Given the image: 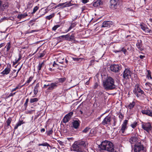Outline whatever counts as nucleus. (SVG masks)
<instances>
[{
	"label": "nucleus",
	"mask_w": 152,
	"mask_h": 152,
	"mask_svg": "<svg viewBox=\"0 0 152 152\" xmlns=\"http://www.w3.org/2000/svg\"><path fill=\"white\" fill-rule=\"evenodd\" d=\"M99 151H107L109 152H112L114 151V146L113 143L108 141L102 142L101 144L98 145Z\"/></svg>",
	"instance_id": "1"
},
{
	"label": "nucleus",
	"mask_w": 152,
	"mask_h": 152,
	"mask_svg": "<svg viewBox=\"0 0 152 152\" xmlns=\"http://www.w3.org/2000/svg\"><path fill=\"white\" fill-rule=\"evenodd\" d=\"M115 80L111 77H108L103 83V86L106 90H112L116 88Z\"/></svg>",
	"instance_id": "2"
},
{
	"label": "nucleus",
	"mask_w": 152,
	"mask_h": 152,
	"mask_svg": "<svg viewBox=\"0 0 152 152\" xmlns=\"http://www.w3.org/2000/svg\"><path fill=\"white\" fill-rule=\"evenodd\" d=\"M88 143L83 141H78L75 142L72 146V151L77 152H82L83 148L86 147Z\"/></svg>",
	"instance_id": "3"
},
{
	"label": "nucleus",
	"mask_w": 152,
	"mask_h": 152,
	"mask_svg": "<svg viewBox=\"0 0 152 152\" xmlns=\"http://www.w3.org/2000/svg\"><path fill=\"white\" fill-rule=\"evenodd\" d=\"M133 91L134 94L136 95L137 97L141 96L142 94H143L145 96H146L144 91L140 89L139 85H137L135 86Z\"/></svg>",
	"instance_id": "4"
},
{
	"label": "nucleus",
	"mask_w": 152,
	"mask_h": 152,
	"mask_svg": "<svg viewBox=\"0 0 152 152\" xmlns=\"http://www.w3.org/2000/svg\"><path fill=\"white\" fill-rule=\"evenodd\" d=\"M111 116L109 114L106 116L101 123V124L107 126L111 124Z\"/></svg>",
	"instance_id": "5"
},
{
	"label": "nucleus",
	"mask_w": 152,
	"mask_h": 152,
	"mask_svg": "<svg viewBox=\"0 0 152 152\" xmlns=\"http://www.w3.org/2000/svg\"><path fill=\"white\" fill-rule=\"evenodd\" d=\"M144 148L143 145H142L141 141H140L134 145V152H140L141 151H143Z\"/></svg>",
	"instance_id": "6"
},
{
	"label": "nucleus",
	"mask_w": 152,
	"mask_h": 152,
	"mask_svg": "<svg viewBox=\"0 0 152 152\" xmlns=\"http://www.w3.org/2000/svg\"><path fill=\"white\" fill-rule=\"evenodd\" d=\"M142 127L144 130L148 132H149L152 129L151 124L149 122L142 123Z\"/></svg>",
	"instance_id": "7"
},
{
	"label": "nucleus",
	"mask_w": 152,
	"mask_h": 152,
	"mask_svg": "<svg viewBox=\"0 0 152 152\" xmlns=\"http://www.w3.org/2000/svg\"><path fill=\"white\" fill-rule=\"evenodd\" d=\"M132 72L128 69H125L123 73V77L124 79H128L131 77Z\"/></svg>",
	"instance_id": "8"
},
{
	"label": "nucleus",
	"mask_w": 152,
	"mask_h": 152,
	"mask_svg": "<svg viewBox=\"0 0 152 152\" xmlns=\"http://www.w3.org/2000/svg\"><path fill=\"white\" fill-rule=\"evenodd\" d=\"M120 66L118 64L111 65L110 66V69L111 71L115 72H117L120 70Z\"/></svg>",
	"instance_id": "9"
},
{
	"label": "nucleus",
	"mask_w": 152,
	"mask_h": 152,
	"mask_svg": "<svg viewBox=\"0 0 152 152\" xmlns=\"http://www.w3.org/2000/svg\"><path fill=\"white\" fill-rule=\"evenodd\" d=\"M119 0H110V8L116 9L118 5Z\"/></svg>",
	"instance_id": "10"
},
{
	"label": "nucleus",
	"mask_w": 152,
	"mask_h": 152,
	"mask_svg": "<svg viewBox=\"0 0 152 152\" xmlns=\"http://www.w3.org/2000/svg\"><path fill=\"white\" fill-rule=\"evenodd\" d=\"M141 112L143 114L152 117V110L148 108L146 110H142Z\"/></svg>",
	"instance_id": "11"
},
{
	"label": "nucleus",
	"mask_w": 152,
	"mask_h": 152,
	"mask_svg": "<svg viewBox=\"0 0 152 152\" xmlns=\"http://www.w3.org/2000/svg\"><path fill=\"white\" fill-rule=\"evenodd\" d=\"M73 4L71 3V1H70L68 3H66V2L59 4L56 6V7L62 6V8H63L65 7L72 6Z\"/></svg>",
	"instance_id": "12"
},
{
	"label": "nucleus",
	"mask_w": 152,
	"mask_h": 152,
	"mask_svg": "<svg viewBox=\"0 0 152 152\" xmlns=\"http://www.w3.org/2000/svg\"><path fill=\"white\" fill-rule=\"evenodd\" d=\"M113 22L110 21H105L102 23V27H110L113 26Z\"/></svg>",
	"instance_id": "13"
},
{
	"label": "nucleus",
	"mask_w": 152,
	"mask_h": 152,
	"mask_svg": "<svg viewBox=\"0 0 152 152\" xmlns=\"http://www.w3.org/2000/svg\"><path fill=\"white\" fill-rule=\"evenodd\" d=\"M57 84L58 83L56 82L51 83V84H49V87L47 90L50 91H52L57 87Z\"/></svg>",
	"instance_id": "14"
},
{
	"label": "nucleus",
	"mask_w": 152,
	"mask_h": 152,
	"mask_svg": "<svg viewBox=\"0 0 152 152\" xmlns=\"http://www.w3.org/2000/svg\"><path fill=\"white\" fill-rule=\"evenodd\" d=\"M140 141L138 138L135 137H131L129 140V142L131 144H134V145L136 144V143H138Z\"/></svg>",
	"instance_id": "15"
},
{
	"label": "nucleus",
	"mask_w": 152,
	"mask_h": 152,
	"mask_svg": "<svg viewBox=\"0 0 152 152\" xmlns=\"http://www.w3.org/2000/svg\"><path fill=\"white\" fill-rule=\"evenodd\" d=\"M128 120H125L124 121L123 124L122 125V127L120 130L122 132V133H124V132L125 130L127 129V125L128 123Z\"/></svg>",
	"instance_id": "16"
},
{
	"label": "nucleus",
	"mask_w": 152,
	"mask_h": 152,
	"mask_svg": "<svg viewBox=\"0 0 152 152\" xmlns=\"http://www.w3.org/2000/svg\"><path fill=\"white\" fill-rule=\"evenodd\" d=\"M137 48L140 51L143 50V47H142V41L141 40H137V43L136 45Z\"/></svg>",
	"instance_id": "17"
},
{
	"label": "nucleus",
	"mask_w": 152,
	"mask_h": 152,
	"mask_svg": "<svg viewBox=\"0 0 152 152\" xmlns=\"http://www.w3.org/2000/svg\"><path fill=\"white\" fill-rule=\"evenodd\" d=\"M80 123L79 121L77 120L74 121L72 122V127L75 129H77L80 125Z\"/></svg>",
	"instance_id": "18"
},
{
	"label": "nucleus",
	"mask_w": 152,
	"mask_h": 152,
	"mask_svg": "<svg viewBox=\"0 0 152 152\" xmlns=\"http://www.w3.org/2000/svg\"><path fill=\"white\" fill-rule=\"evenodd\" d=\"M102 4V1L101 0H98L94 2L93 5L94 7H96Z\"/></svg>",
	"instance_id": "19"
},
{
	"label": "nucleus",
	"mask_w": 152,
	"mask_h": 152,
	"mask_svg": "<svg viewBox=\"0 0 152 152\" xmlns=\"http://www.w3.org/2000/svg\"><path fill=\"white\" fill-rule=\"evenodd\" d=\"M10 71V69L8 67L6 68L1 73L3 75H7L8 74Z\"/></svg>",
	"instance_id": "20"
},
{
	"label": "nucleus",
	"mask_w": 152,
	"mask_h": 152,
	"mask_svg": "<svg viewBox=\"0 0 152 152\" xmlns=\"http://www.w3.org/2000/svg\"><path fill=\"white\" fill-rule=\"evenodd\" d=\"M69 41H75V34L72 33L71 35L69 34Z\"/></svg>",
	"instance_id": "21"
},
{
	"label": "nucleus",
	"mask_w": 152,
	"mask_h": 152,
	"mask_svg": "<svg viewBox=\"0 0 152 152\" xmlns=\"http://www.w3.org/2000/svg\"><path fill=\"white\" fill-rule=\"evenodd\" d=\"M23 121H19L15 126L14 127L15 129H17L19 126H20L22 124H23Z\"/></svg>",
	"instance_id": "22"
},
{
	"label": "nucleus",
	"mask_w": 152,
	"mask_h": 152,
	"mask_svg": "<svg viewBox=\"0 0 152 152\" xmlns=\"http://www.w3.org/2000/svg\"><path fill=\"white\" fill-rule=\"evenodd\" d=\"M38 145L39 146H47L48 147H51V146L48 143L46 142H45L42 144H39Z\"/></svg>",
	"instance_id": "23"
},
{
	"label": "nucleus",
	"mask_w": 152,
	"mask_h": 152,
	"mask_svg": "<svg viewBox=\"0 0 152 152\" xmlns=\"http://www.w3.org/2000/svg\"><path fill=\"white\" fill-rule=\"evenodd\" d=\"M27 16V14H23L18 15V16L17 18L18 19H21L22 18H24Z\"/></svg>",
	"instance_id": "24"
},
{
	"label": "nucleus",
	"mask_w": 152,
	"mask_h": 152,
	"mask_svg": "<svg viewBox=\"0 0 152 152\" xmlns=\"http://www.w3.org/2000/svg\"><path fill=\"white\" fill-rule=\"evenodd\" d=\"M45 65V63L44 62H42V63H39V65L38 66V69L39 71L41 70L42 67L44 66Z\"/></svg>",
	"instance_id": "25"
},
{
	"label": "nucleus",
	"mask_w": 152,
	"mask_h": 152,
	"mask_svg": "<svg viewBox=\"0 0 152 152\" xmlns=\"http://www.w3.org/2000/svg\"><path fill=\"white\" fill-rule=\"evenodd\" d=\"M144 31L146 34H148V33H152V31L149 28H148L147 26L145 28V30Z\"/></svg>",
	"instance_id": "26"
},
{
	"label": "nucleus",
	"mask_w": 152,
	"mask_h": 152,
	"mask_svg": "<svg viewBox=\"0 0 152 152\" xmlns=\"http://www.w3.org/2000/svg\"><path fill=\"white\" fill-rule=\"evenodd\" d=\"M53 128H51L49 130L46 131L47 135L48 136H49L51 134L53 133Z\"/></svg>",
	"instance_id": "27"
},
{
	"label": "nucleus",
	"mask_w": 152,
	"mask_h": 152,
	"mask_svg": "<svg viewBox=\"0 0 152 152\" xmlns=\"http://www.w3.org/2000/svg\"><path fill=\"white\" fill-rule=\"evenodd\" d=\"M12 121V119L11 118H8L7 120L6 121L5 123L7 124L8 126H10V123Z\"/></svg>",
	"instance_id": "28"
},
{
	"label": "nucleus",
	"mask_w": 152,
	"mask_h": 152,
	"mask_svg": "<svg viewBox=\"0 0 152 152\" xmlns=\"http://www.w3.org/2000/svg\"><path fill=\"white\" fill-rule=\"evenodd\" d=\"M38 101V98H34L31 99H30V102L31 103H33L34 102H36Z\"/></svg>",
	"instance_id": "29"
},
{
	"label": "nucleus",
	"mask_w": 152,
	"mask_h": 152,
	"mask_svg": "<svg viewBox=\"0 0 152 152\" xmlns=\"http://www.w3.org/2000/svg\"><path fill=\"white\" fill-rule=\"evenodd\" d=\"M55 15L54 13H52L49 15L45 17V18L48 20H50L53 17H54Z\"/></svg>",
	"instance_id": "30"
},
{
	"label": "nucleus",
	"mask_w": 152,
	"mask_h": 152,
	"mask_svg": "<svg viewBox=\"0 0 152 152\" xmlns=\"http://www.w3.org/2000/svg\"><path fill=\"white\" fill-rule=\"evenodd\" d=\"M135 105V102H133L132 103H131L128 106V108L131 109L133 108Z\"/></svg>",
	"instance_id": "31"
},
{
	"label": "nucleus",
	"mask_w": 152,
	"mask_h": 152,
	"mask_svg": "<svg viewBox=\"0 0 152 152\" xmlns=\"http://www.w3.org/2000/svg\"><path fill=\"white\" fill-rule=\"evenodd\" d=\"M11 44L10 42H8L6 46H5V48H6L7 49V52H8L9 51L11 48Z\"/></svg>",
	"instance_id": "32"
},
{
	"label": "nucleus",
	"mask_w": 152,
	"mask_h": 152,
	"mask_svg": "<svg viewBox=\"0 0 152 152\" xmlns=\"http://www.w3.org/2000/svg\"><path fill=\"white\" fill-rule=\"evenodd\" d=\"M69 119H68V118L67 117H66V116L65 115L63 119V122L64 123H66L68 122L69 121Z\"/></svg>",
	"instance_id": "33"
},
{
	"label": "nucleus",
	"mask_w": 152,
	"mask_h": 152,
	"mask_svg": "<svg viewBox=\"0 0 152 152\" xmlns=\"http://www.w3.org/2000/svg\"><path fill=\"white\" fill-rule=\"evenodd\" d=\"M76 25V23H71V26L70 27H69L68 31H69L71 29H72V28L74 27Z\"/></svg>",
	"instance_id": "34"
},
{
	"label": "nucleus",
	"mask_w": 152,
	"mask_h": 152,
	"mask_svg": "<svg viewBox=\"0 0 152 152\" xmlns=\"http://www.w3.org/2000/svg\"><path fill=\"white\" fill-rule=\"evenodd\" d=\"M140 27L141 28L143 31H144L145 30V28L147 26L146 25L143 23L142 24H140Z\"/></svg>",
	"instance_id": "35"
},
{
	"label": "nucleus",
	"mask_w": 152,
	"mask_h": 152,
	"mask_svg": "<svg viewBox=\"0 0 152 152\" xmlns=\"http://www.w3.org/2000/svg\"><path fill=\"white\" fill-rule=\"evenodd\" d=\"M151 84L149 82H147L145 83V85L146 86H148L149 87V88H146L145 89L147 90L148 91L150 89L151 90H152V88H151V86L149 85Z\"/></svg>",
	"instance_id": "36"
},
{
	"label": "nucleus",
	"mask_w": 152,
	"mask_h": 152,
	"mask_svg": "<svg viewBox=\"0 0 152 152\" xmlns=\"http://www.w3.org/2000/svg\"><path fill=\"white\" fill-rule=\"evenodd\" d=\"M66 78L65 77L61 78L58 79V81L59 82L62 83L65 81V80H66Z\"/></svg>",
	"instance_id": "37"
},
{
	"label": "nucleus",
	"mask_w": 152,
	"mask_h": 152,
	"mask_svg": "<svg viewBox=\"0 0 152 152\" xmlns=\"http://www.w3.org/2000/svg\"><path fill=\"white\" fill-rule=\"evenodd\" d=\"M33 77V76H31L29 77V79L26 82L25 84H27V85L31 82V81L32 80Z\"/></svg>",
	"instance_id": "38"
},
{
	"label": "nucleus",
	"mask_w": 152,
	"mask_h": 152,
	"mask_svg": "<svg viewBox=\"0 0 152 152\" xmlns=\"http://www.w3.org/2000/svg\"><path fill=\"white\" fill-rule=\"evenodd\" d=\"M90 128L88 127H86L82 131V132L84 133H87L90 129Z\"/></svg>",
	"instance_id": "39"
},
{
	"label": "nucleus",
	"mask_w": 152,
	"mask_h": 152,
	"mask_svg": "<svg viewBox=\"0 0 152 152\" xmlns=\"http://www.w3.org/2000/svg\"><path fill=\"white\" fill-rule=\"evenodd\" d=\"M61 37H63V38H64L66 40L69 41V34H68L65 35H62Z\"/></svg>",
	"instance_id": "40"
},
{
	"label": "nucleus",
	"mask_w": 152,
	"mask_h": 152,
	"mask_svg": "<svg viewBox=\"0 0 152 152\" xmlns=\"http://www.w3.org/2000/svg\"><path fill=\"white\" fill-rule=\"evenodd\" d=\"M38 8L39 7L37 6L35 7L34 8L33 12H32L31 13L32 14L34 13L38 10Z\"/></svg>",
	"instance_id": "41"
},
{
	"label": "nucleus",
	"mask_w": 152,
	"mask_h": 152,
	"mask_svg": "<svg viewBox=\"0 0 152 152\" xmlns=\"http://www.w3.org/2000/svg\"><path fill=\"white\" fill-rule=\"evenodd\" d=\"M147 72H148V73L147 75V77L149 79H152V77L151 75V72L149 70H147Z\"/></svg>",
	"instance_id": "42"
},
{
	"label": "nucleus",
	"mask_w": 152,
	"mask_h": 152,
	"mask_svg": "<svg viewBox=\"0 0 152 152\" xmlns=\"http://www.w3.org/2000/svg\"><path fill=\"white\" fill-rule=\"evenodd\" d=\"M20 88H21V87H20L19 85H18L15 88L12 89L11 91L12 92H13L14 91H16V90L18 89H20Z\"/></svg>",
	"instance_id": "43"
},
{
	"label": "nucleus",
	"mask_w": 152,
	"mask_h": 152,
	"mask_svg": "<svg viewBox=\"0 0 152 152\" xmlns=\"http://www.w3.org/2000/svg\"><path fill=\"white\" fill-rule=\"evenodd\" d=\"M73 59L74 61L77 62L80 61L82 59L80 58H73Z\"/></svg>",
	"instance_id": "44"
},
{
	"label": "nucleus",
	"mask_w": 152,
	"mask_h": 152,
	"mask_svg": "<svg viewBox=\"0 0 152 152\" xmlns=\"http://www.w3.org/2000/svg\"><path fill=\"white\" fill-rule=\"evenodd\" d=\"M22 66H21L18 69V70L17 72H16V73L13 76V77H16L18 75V72H19V71H20V70L21 69V68L22 67Z\"/></svg>",
	"instance_id": "45"
},
{
	"label": "nucleus",
	"mask_w": 152,
	"mask_h": 152,
	"mask_svg": "<svg viewBox=\"0 0 152 152\" xmlns=\"http://www.w3.org/2000/svg\"><path fill=\"white\" fill-rule=\"evenodd\" d=\"M137 124V122H135L131 125V126L134 129L136 126Z\"/></svg>",
	"instance_id": "46"
},
{
	"label": "nucleus",
	"mask_w": 152,
	"mask_h": 152,
	"mask_svg": "<svg viewBox=\"0 0 152 152\" xmlns=\"http://www.w3.org/2000/svg\"><path fill=\"white\" fill-rule=\"evenodd\" d=\"M29 101V99L28 98L27 99L25 103L24 104V106L25 107V109H26V108L28 105V103Z\"/></svg>",
	"instance_id": "47"
},
{
	"label": "nucleus",
	"mask_w": 152,
	"mask_h": 152,
	"mask_svg": "<svg viewBox=\"0 0 152 152\" xmlns=\"http://www.w3.org/2000/svg\"><path fill=\"white\" fill-rule=\"evenodd\" d=\"M60 26L59 25L55 26L52 28V30L53 31H55L58 27Z\"/></svg>",
	"instance_id": "48"
},
{
	"label": "nucleus",
	"mask_w": 152,
	"mask_h": 152,
	"mask_svg": "<svg viewBox=\"0 0 152 152\" xmlns=\"http://www.w3.org/2000/svg\"><path fill=\"white\" fill-rule=\"evenodd\" d=\"M36 20H37V19H34L32 20H31L29 22V24H30L31 23H32V25H33L34 24V23L36 21Z\"/></svg>",
	"instance_id": "49"
},
{
	"label": "nucleus",
	"mask_w": 152,
	"mask_h": 152,
	"mask_svg": "<svg viewBox=\"0 0 152 152\" xmlns=\"http://www.w3.org/2000/svg\"><path fill=\"white\" fill-rule=\"evenodd\" d=\"M73 114V113L72 112H69V113H68L66 115L67 116H69V117L71 118Z\"/></svg>",
	"instance_id": "50"
},
{
	"label": "nucleus",
	"mask_w": 152,
	"mask_h": 152,
	"mask_svg": "<svg viewBox=\"0 0 152 152\" xmlns=\"http://www.w3.org/2000/svg\"><path fill=\"white\" fill-rule=\"evenodd\" d=\"M119 117L122 120L123 119L124 116L121 113H119Z\"/></svg>",
	"instance_id": "51"
},
{
	"label": "nucleus",
	"mask_w": 152,
	"mask_h": 152,
	"mask_svg": "<svg viewBox=\"0 0 152 152\" xmlns=\"http://www.w3.org/2000/svg\"><path fill=\"white\" fill-rule=\"evenodd\" d=\"M33 91L34 94L35 95L38 92V89L34 88V89Z\"/></svg>",
	"instance_id": "52"
},
{
	"label": "nucleus",
	"mask_w": 152,
	"mask_h": 152,
	"mask_svg": "<svg viewBox=\"0 0 152 152\" xmlns=\"http://www.w3.org/2000/svg\"><path fill=\"white\" fill-rule=\"evenodd\" d=\"M113 126H114L116 125V123H117V121L115 118H113Z\"/></svg>",
	"instance_id": "53"
},
{
	"label": "nucleus",
	"mask_w": 152,
	"mask_h": 152,
	"mask_svg": "<svg viewBox=\"0 0 152 152\" xmlns=\"http://www.w3.org/2000/svg\"><path fill=\"white\" fill-rule=\"evenodd\" d=\"M21 58V56L20 54L19 55V58L17 60H16V63H17L18 61H19Z\"/></svg>",
	"instance_id": "54"
},
{
	"label": "nucleus",
	"mask_w": 152,
	"mask_h": 152,
	"mask_svg": "<svg viewBox=\"0 0 152 152\" xmlns=\"http://www.w3.org/2000/svg\"><path fill=\"white\" fill-rule=\"evenodd\" d=\"M16 70L14 69L13 70V71L12 72V73H11V74H12L11 76H12L13 77V76L16 73Z\"/></svg>",
	"instance_id": "55"
},
{
	"label": "nucleus",
	"mask_w": 152,
	"mask_h": 152,
	"mask_svg": "<svg viewBox=\"0 0 152 152\" xmlns=\"http://www.w3.org/2000/svg\"><path fill=\"white\" fill-rule=\"evenodd\" d=\"M16 92H14L13 93H11L9 95L8 97H9L10 96H13L15 94Z\"/></svg>",
	"instance_id": "56"
},
{
	"label": "nucleus",
	"mask_w": 152,
	"mask_h": 152,
	"mask_svg": "<svg viewBox=\"0 0 152 152\" xmlns=\"http://www.w3.org/2000/svg\"><path fill=\"white\" fill-rule=\"evenodd\" d=\"M121 51H122V52H123L124 53V54H125L126 53L127 51V50H126V49H124V48H123L121 50Z\"/></svg>",
	"instance_id": "57"
},
{
	"label": "nucleus",
	"mask_w": 152,
	"mask_h": 152,
	"mask_svg": "<svg viewBox=\"0 0 152 152\" xmlns=\"http://www.w3.org/2000/svg\"><path fill=\"white\" fill-rule=\"evenodd\" d=\"M98 86V84L97 83H96L94 85V89L96 88Z\"/></svg>",
	"instance_id": "58"
},
{
	"label": "nucleus",
	"mask_w": 152,
	"mask_h": 152,
	"mask_svg": "<svg viewBox=\"0 0 152 152\" xmlns=\"http://www.w3.org/2000/svg\"><path fill=\"white\" fill-rule=\"evenodd\" d=\"M40 55L39 56V58H42V57H43L44 55H45V54L44 53H40Z\"/></svg>",
	"instance_id": "59"
},
{
	"label": "nucleus",
	"mask_w": 152,
	"mask_h": 152,
	"mask_svg": "<svg viewBox=\"0 0 152 152\" xmlns=\"http://www.w3.org/2000/svg\"><path fill=\"white\" fill-rule=\"evenodd\" d=\"M39 83H38L36 84L34 88L38 89V88L39 87Z\"/></svg>",
	"instance_id": "60"
},
{
	"label": "nucleus",
	"mask_w": 152,
	"mask_h": 152,
	"mask_svg": "<svg viewBox=\"0 0 152 152\" xmlns=\"http://www.w3.org/2000/svg\"><path fill=\"white\" fill-rule=\"evenodd\" d=\"M139 57L141 59H143L145 57V56L140 55Z\"/></svg>",
	"instance_id": "61"
},
{
	"label": "nucleus",
	"mask_w": 152,
	"mask_h": 152,
	"mask_svg": "<svg viewBox=\"0 0 152 152\" xmlns=\"http://www.w3.org/2000/svg\"><path fill=\"white\" fill-rule=\"evenodd\" d=\"M49 84H47V85L45 84L44 86V88H47L48 86H49Z\"/></svg>",
	"instance_id": "62"
},
{
	"label": "nucleus",
	"mask_w": 152,
	"mask_h": 152,
	"mask_svg": "<svg viewBox=\"0 0 152 152\" xmlns=\"http://www.w3.org/2000/svg\"><path fill=\"white\" fill-rule=\"evenodd\" d=\"M53 66L54 67L56 66H58V64H56L55 63V62H54L53 64Z\"/></svg>",
	"instance_id": "63"
},
{
	"label": "nucleus",
	"mask_w": 152,
	"mask_h": 152,
	"mask_svg": "<svg viewBox=\"0 0 152 152\" xmlns=\"http://www.w3.org/2000/svg\"><path fill=\"white\" fill-rule=\"evenodd\" d=\"M6 19V18L5 17H4L3 18L1 19L0 20V23L2 22V21H3V20H5Z\"/></svg>",
	"instance_id": "64"
}]
</instances>
